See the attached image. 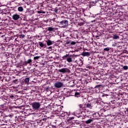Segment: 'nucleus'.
<instances>
[{"label": "nucleus", "mask_w": 128, "mask_h": 128, "mask_svg": "<svg viewBox=\"0 0 128 128\" xmlns=\"http://www.w3.org/2000/svg\"><path fill=\"white\" fill-rule=\"evenodd\" d=\"M24 82L25 84H28L30 82V78H26L24 79Z\"/></svg>", "instance_id": "24"}, {"label": "nucleus", "mask_w": 128, "mask_h": 128, "mask_svg": "<svg viewBox=\"0 0 128 128\" xmlns=\"http://www.w3.org/2000/svg\"><path fill=\"white\" fill-rule=\"evenodd\" d=\"M84 22L78 23V25L80 26H84Z\"/></svg>", "instance_id": "39"}, {"label": "nucleus", "mask_w": 128, "mask_h": 128, "mask_svg": "<svg viewBox=\"0 0 128 128\" xmlns=\"http://www.w3.org/2000/svg\"><path fill=\"white\" fill-rule=\"evenodd\" d=\"M18 12H22L24 10V8L22 6H20L18 8Z\"/></svg>", "instance_id": "31"}, {"label": "nucleus", "mask_w": 128, "mask_h": 128, "mask_svg": "<svg viewBox=\"0 0 128 128\" xmlns=\"http://www.w3.org/2000/svg\"><path fill=\"white\" fill-rule=\"evenodd\" d=\"M108 94H104L102 95V96H108Z\"/></svg>", "instance_id": "43"}, {"label": "nucleus", "mask_w": 128, "mask_h": 128, "mask_svg": "<svg viewBox=\"0 0 128 128\" xmlns=\"http://www.w3.org/2000/svg\"><path fill=\"white\" fill-rule=\"evenodd\" d=\"M12 18L14 20H18V18H20V15H18V14H14L12 16Z\"/></svg>", "instance_id": "14"}, {"label": "nucleus", "mask_w": 128, "mask_h": 128, "mask_svg": "<svg viewBox=\"0 0 128 128\" xmlns=\"http://www.w3.org/2000/svg\"><path fill=\"white\" fill-rule=\"evenodd\" d=\"M79 108L80 110H84L86 108V104H79Z\"/></svg>", "instance_id": "11"}, {"label": "nucleus", "mask_w": 128, "mask_h": 128, "mask_svg": "<svg viewBox=\"0 0 128 128\" xmlns=\"http://www.w3.org/2000/svg\"><path fill=\"white\" fill-rule=\"evenodd\" d=\"M10 98H14V96L13 95H11L10 96Z\"/></svg>", "instance_id": "45"}, {"label": "nucleus", "mask_w": 128, "mask_h": 128, "mask_svg": "<svg viewBox=\"0 0 128 128\" xmlns=\"http://www.w3.org/2000/svg\"><path fill=\"white\" fill-rule=\"evenodd\" d=\"M44 90H45L46 92H50V88L48 86L45 87L44 88Z\"/></svg>", "instance_id": "29"}, {"label": "nucleus", "mask_w": 128, "mask_h": 128, "mask_svg": "<svg viewBox=\"0 0 128 128\" xmlns=\"http://www.w3.org/2000/svg\"><path fill=\"white\" fill-rule=\"evenodd\" d=\"M107 6L108 7V9L110 10V8H114V3L112 2H110L108 4V6Z\"/></svg>", "instance_id": "21"}, {"label": "nucleus", "mask_w": 128, "mask_h": 128, "mask_svg": "<svg viewBox=\"0 0 128 128\" xmlns=\"http://www.w3.org/2000/svg\"><path fill=\"white\" fill-rule=\"evenodd\" d=\"M86 108H90V109L92 108H94V103L90 102H88L86 103Z\"/></svg>", "instance_id": "9"}, {"label": "nucleus", "mask_w": 128, "mask_h": 128, "mask_svg": "<svg viewBox=\"0 0 128 128\" xmlns=\"http://www.w3.org/2000/svg\"><path fill=\"white\" fill-rule=\"evenodd\" d=\"M113 38L114 40H117V38H118V36L117 34H114L113 36Z\"/></svg>", "instance_id": "34"}, {"label": "nucleus", "mask_w": 128, "mask_h": 128, "mask_svg": "<svg viewBox=\"0 0 128 128\" xmlns=\"http://www.w3.org/2000/svg\"><path fill=\"white\" fill-rule=\"evenodd\" d=\"M48 48V50H52V46H49Z\"/></svg>", "instance_id": "46"}, {"label": "nucleus", "mask_w": 128, "mask_h": 128, "mask_svg": "<svg viewBox=\"0 0 128 128\" xmlns=\"http://www.w3.org/2000/svg\"><path fill=\"white\" fill-rule=\"evenodd\" d=\"M93 116H96V114H93Z\"/></svg>", "instance_id": "47"}, {"label": "nucleus", "mask_w": 128, "mask_h": 128, "mask_svg": "<svg viewBox=\"0 0 128 128\" xmlns=\"http://www.w3.org/2000/svg\"><path fill=\"white\" fill-rule=\"evenodd\" d=\"M94 80V82L96 84H100V80L99 78H96V77H94L93 78Z\"/></svg>", "instance_id": "15"}, {"label": "nucleus", "mask_w": 128, "mask_h": 128, "mask_svg": "<svg viewBox=\"0 0 128 128\" xmlns=\"http://www.w3.org/2000/svg\"><path fill=\"white\" fill-rule=\"evenodd\" d=\"M123 70H128V66H122Z\"/></svg>", "instance_id": "37"}, {"label": "nucleus", "mask_w": 128, "mask_h": 128, "mask_svg": "<svg viewBox=\"0 0 128 128\" xmlns=\"http://www.w3.org/2000/svg\"><path fill=\"white\" fill-rule=\"evenodd\" d=\"M31 106L34 110H38L40 108V102H33L31 104Z\"/></svg>", "instance_id": "2"}, {"label": "nucleus", "mask_w": 128, "mask_h": 128, "mask_svg": "<svg viewBox=\"0 0 128 128\" xmlns=\"http://www.w3.org/2000/svg\"><path fill=\"white\" fill-rule=\"evenodd\" d=\"M126 112H128V108H126Z\"/></svg>", "instance_id": "49"}, {"label": "nucleus", "mask_w": 128, "mask_h": 128, "mask_svg": "<svg viewBox=\"0 0 128 128\" xmlns=\"http://www.w3.org/2000/svg\"><path fill=\"white\" fill-rule=\"evenodd\" d=\"M38 44L41 48H46V44H44V42H39Z\"/></svg>", "instance_id": "10"}, {"label": "nucleus", "mask_w": 128, "mask_h": 128, "mask_svg": "<svg viewBox=\"0 0 128 128\" xmlns=\"http://www.w3.org/2000/svg\"><path fill=\"white\" fill-rule=\"evenodd\" d=\"M70 42H71V40H67V41L66 42V44H68V46H71V45H70Z\"/></svg>", "instance_id": "36"}, {"label": "nucleus", "mask_w": 128, "mask_h": 128, "mask_svg": "<svg viewBox=\"0 0 128 128\" xmlns=\"http://www.w3.org/2000/svg\"><path fill=\"white\" fill-rule=\"evenodd\" d=\"M104 52H108L110 50V48H104Z\"/></svg>", "instance_id": "38"}, {"label": "nucleus", "mask_w": 128, "mask_h": 128, "mask_svg": "<svg viewBox=\"0 0 128 128\" xmlns=\"http://www.w3.org/2000/svg\"><path fill=\"white\" fill-rule=\"evenodd\" d=\"M102 88V84H98L95 86L94 88L95 90H100Z\"/></svg>", "instance_id": "22"}, {"label": "nucleus", "mask_w": 128, "mask_h": 128, "mask_svg": "<svg viewBox=\"0 0 128 128\" xmlns=\"http://www.w3.org/2000/svg\"><path fill=\"white\" fill-rule=\"evenodd\" d=\"M46 42L47 44V46H52V44L54 43H53V42L51 41L50 40H46Z\"/></svg>", "instance_id": "19"}, {"label": "nucleus", "mask_w": 128, "mask_h": 128, "mask_svg": "<svg viewBox=\"0 0 128 128\" xmlns=\"http://www.w3.org/2000/svg\"><path fill=\"white\" fill-rule=\"evenodd\" d=\"M12 116V114H9L8 116H6L4 117V120H10Z\"/></svg>", "instance_id": "18"}, {"label": "nucleus", "mask_w": 128, "mask_h": 128, "mask_svg": "<svg viewBox=\"0 0 128 128\" xmlns=\"http://www.w3.org/2000/svg\"><path fill=\"white\" fill-rule=\"evenodd\" d=\"M74 117L68 119L69 126H78L80 124V121L78 120H74Z\"/></svg>", "instance_id": "1"}, {"label": "nucleus", "mask_w": 128, "mask_h": 128, "mask_svg": "<svg viewBox=\"0 0 128 128\" xmlns=\"http://www.w3.org/2000/svg\"><path fill=\"white\" fill-rule=\"evenodd\" d=\"M16 40H17L16 39Z\"/></svg>", "instance_id": "50"}, {"label": "nucleus", "mask_w": 128, "mask_h": 128, "mask_svg": "<svg viewBox=\"0 0 128 128\" xmlns=\"http://www.w3.org/2000/svg\"><path fill=\"white\" fill-rule=\"evenodd\" d=\"M12 84H18V79H16L14 80H13L12 81Z\"/></svg>", "instance_id": "25"}, {"label": "nucleus", "mask_w": 128, "mask_h": 128, "mask_svg": "<svg viewBox=\"0 0 128 128\" xmlns=\"http://www.w3.org/2000/svg\"><path fill=\"white\" fill-rule=\"evenodd\" d=\"M60 8H58V7H56L54 10L55 12L56 13L58 12V10H60Z\"/></svg>", "instance_id": "32"}, {"label": "nucleus", "mask_w": 128, "mask_h": 128, "mask_svg": "<svg viewBox=\"0 0 128 128\" xmlns=\"http://www.w3.org/2000/svg\"><path fill=\"white\" fill-rule=\"evenodd\" d=\"M57 22L59 24L60 26H68V21L66 20H62V18H60V20L58 21Z\"/></svg>", "instance_id": "3"}, {"label": "nucleus", "mask_w": 128, "mask_h": 128, "mask_svg": "<svg viewBox=\"0 0 128 128\" xmlns=\"http://www.w3.org/2000/svg\"><path fill=\"white\" fill-rule=\"evenodd\" d=\"M82 56H90V53L89 52H82Z\"/></svg>", "instance_id": "17"}, {"label": "nucleus", "mask_w": 128, "mask_h": 128, "mask_svg": "<svg viewBox=\"0 0 128 128\" xmlns=\"http://www.w3.org/2000/svg\"><path fill=\"white\" fill-rule=\"evenodd\" d=\"M84 112L82 111L81 112V113H80L78 114H76V116L78 118H80V116H82V114Z\"/></svg>", "instance_id": "27"}, {"label": "nucleus", "mask_w": 128, "mask_h": 128, "mask_svg": "<svg viewBox=\"0 0 128 128\" xmlns=\"http://www.w3.org/2000/svg\"><path fill=\"white\" fill-rule=\"evenodd\" d=\"M62 112V110H58V109L57 110L54 111V114H57V116H60V112Z\"/></svg>", "instance_id": "16"}, {"label": "nucleus", "mask_w": 128, "mask_h": 128, "mask_svg": "<svg viewBox=\"0 0 128 128\" xmlns=\"http://www.w3.org/2000/svg\"><path fill=\"white\" fill-rule=\"evenodd\" d=\"M47 30L48 32H54V28L52 27H48L47 28Z\"/></svg>", "instance_id": "23"}, {"label": "nucleus", "mask_w": 128, "mask_h": 128, "mask_svg": "<svg viewBox=\"0 0 128 128\" xmlns=\"http://www.w3.org/2000/svg\"><path fill=\"white\" fill-rule=\"evenodd\" d=\"M84 122L86 124H92V122H94V120H92V118H88H88H86V120H85Z\"/></svg>", "instance_id": "8"}, {"label": "nucleus", "mask_w": 128, "mask_h": 128, "mask_svg": "<svg viewBox=\"0 0 128 128\" xmlns=\"http://www.w3.org/2000/svg\"><path fill=\"white\" fill-rule=\"evenodd\" d=\"M80 92H75V94H74V96H76V98H78V96H80Z\"/></svg>", "instance_id": "30"}, {"label": "nucleus", "mask_w": 128, "mask_h": 128, "mask_svg": "<svg viewBox=\"0 0 128 128\" xmlns=\"http://www.w3.org/2000/svg\"><path fill=\"white\" fill-rule=\"evenodd\" d=\"M76 44V42L71 40V42H70L71 46H74V45Z\"/></svg>", "instance_id": "35"}, {"label": "nucleus", "mask_w": 128, "mask_h": 128, "mask_svg": "<svg viewBox=\"0 0 128 128\" xmlns=\"http://www.w3.org/2000/svg\"><path fill=\"white\" fill-rule=\"evenodd\" d=\"M0 110H8V108L6 107V104L4 103L0 105Z\"/></svg>", "instance_id": "12"}, {"label": "nucleus", "mask_w": 128, "mask_h": 128, "mask_svg": "<svg viewBox=\"0 0 128 128\" xmlns=\"http://www.w3.org/2000/svg\"><path fill=\"white\" fill-rule=\"evenodd\" d=\"M20 38H24L26 36H24V34L23 35L22 34H20Z\"/></svg>", "instance_id": "42"}, {"label": "nucleus", "mask_w": 128, "mask_h": 128, "mask_svg": "<svg viewBox=\"0 0 128 128\" xmlns=\"http://www.w3.org/2000/svg\"><path fill=\"white\" fill-rule=\"evenodd\" d=\"M69 86L71 88H74V80H71L69 82Z\"/></svg>", "instance_id": "20"}, {"label": "nucleus", "mask_w": 128, "mask_h": 128, "mask_svg": "<svg viewBox=\"0 0 128 128\" xmlns=\"http://www.w3.org/2000/svg\"><path fill=\"white\" fill-rule=\"evenodd\" d=\"M59 72H62V74H66V72H70V70L68 68H62L58 70Z\"/></svg>", "instance_id": "6"}, {"label": "nucleus", "mask_w": 128, "mask_h": 128, "mask_svg": "<svg viewBox=\"0 0 128 128\" xmlns=\"http://www.w3.org/2000/svg\"><path fill=\"white\" fill-rule=\"evenodd\" d=\"M66 60L68 62H72V60L70 57H68L66 58Z\"/></svg>", "instance_id": "28"}, {"label": "nucleus", "mask_w": 128, "mask_h": 128, "mask_svg": "<svg viewBox=\"0 0 128 128\" xmlns=\"http://www.w3.org/2000/svg\"><path fill=\"white\" fill-rule=\"evenodd\" d=\"M38 14H42V12H40V11H38Z\"/></svg>", "instance_id": "48"}, {"label": "nucleus", "mask_w": 128, "mask_h": 128, "mask_svg": "<svg viewBox=\"0 0 128 128\" xmlns=\"http://www.w3.org/2000/svg\"><path fill=\"white\" fill-rule=\"evenodd\" d=\"M68 54H66V55L64 56L62 58H63V60H66V58H68Z\"/></svg>", "instance_id": "40"}, {"label": "nucleus", "mask_w": 128, "mask_h": 128, "mask_svg": "<svg viewBox=\"0 0 128 128\" xmlns=\"http://www.w3.org/2000/svg\"><path fill=\"white\" fill-rule=\"evenodd\" d=\"M54 86L57 88H60L62 86H64V84L62 82H57L54 84Z\"/></svg>", "instance_id": "5"}, {"label": "nucleus", "mask_w": 128, "mask_h": 128, "mask_svg": "<svg viewBox=\"0 0 128 128\" xmlns=\"http://www.w3.org/2000/svg\"><path fill=\"white\" fill-rule=\"evenodd\" d=\"M48 120L46 118H39L37 120V124L38 126H42L46 122V120Z\"/></svg>", "instance_id": "4"}, {"label": "nucleus", "mask_w": 128, "mask_h": 128, "mask_svg": "<svg viewBox=\"0 0 128 128\" xmlns=\"http://www.w3.org/2000/svg\"><path fill=\"white\" fill-rule=\"evenodd\" d=\"M60 116H61L62 118H68V116H70V113L68 112H64V111H62L60 112Z\"/></svg>", "instance_id": "7"}, {"label": "nucleus", "mask_w": 128, "mask_h": 128, "mask_svg": "<svg viewBox=\"0 0 128 128\" xmlns=\"http://www.w3.org/2000/svg\"><path fill=\"white\" fill-rule=\"evenodd\" d=\"M40 56H36L34 58V60H38L39 58H40Z\"/></svg>", "instance_id": "33"}, {"label": "nucleus", "mask_w": 128, "mask_h": 128, "mask_svg": "<svg viewBox=\"0 0 128 128\" xmlns=\"http://www.w3.org/2000/svg\"><path fill=\"white\" fill-rule=\"evenodd\" d=\"M4 23L6 24H8L10 22V20H8V18L4 19Z\"/></svg>", "instance_id": "26"}, {"label": "nucleus", "mask_w": 128, "mask_h": 128, "mask_svg": "<svg viewBox=\"0 0 128 128\" xmlns=\"http://www.w3.org/2000/svg\"><path fill=\"white\" fill-rule=\"evenodd\" d=\"M32 62V59H28V60L24 62V65L28 66V64H31Z\"/></svg>", "instance_id": "13"}, {"label": "nucleus", "mask_w": 128, "mask_h": 128, "mask_svg": "<svg viewBox=\"0 0 128 128\" xmlns=\"http://www.w3.org/2000/svg\"><path fill=\"white\" fill-rule=\"evenodd\" d=\"M2 116V112L0 111V118Z\"/></svg>", "instance_id": "44"}, {"label": "nucleus", "mask_w": 128, "mask_h": 128, "mask_svg": "<svg viewBox=\"0 0 128 128\" xmlns=\"http://www.w3.org/2000/svg\"><path fill=\"white\" fill-rule=\"evenodd\" d=\"M101 2V0H98L96 1H94L92 2V4H96V3L98 2Z\"/></svg>", "instance_id": "41"}]
</instances>
